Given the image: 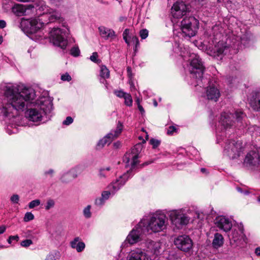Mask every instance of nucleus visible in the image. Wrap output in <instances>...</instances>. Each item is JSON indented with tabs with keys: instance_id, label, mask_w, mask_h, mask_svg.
Masks as SVG:
<instances>
[{
	"instance_id": "2",
	"label": "nucleus",
	"mask_w": 260,
	"mask_h": 260,
	"mask_svg": "<svg viewBox=\"0 0 260 260\" xmlns=\"http://www.w3.org/2000/svg\"><path fill=\"white\" fill-rule=\"evenodd\" d=\"M38 106L27 110L26 117L30 121L38 122L42 120L43 114L50 111L52 108V102L49 97L41 98L37 102Z\"/></svg>"
},
{
	"instance_id": "40",
	"label": "nucleus",
	"mask_w": 260,
	"mask_h": 260,
	"mask_svg": "<svg viewBox=\"0 0 260 260\" xmlns=\"http://www.w3.org/2000/svg\"><path fill=\"white\" fill-rule=\"evenodd\" d=\"M34 219V215L31 212H26L24 217V221L28 222Z\"/></svg>"
},
{
	"instance_id": "58",
	"label": "nucleus",
	"mask_w": 260,
	"mask_h": 260,
	"mask_svg": "<svg viewBox=\"0 0 260 260\" xmlns=\"http://www.w3.org/2000/svg\"><path fill=\"white\" fill-rule=\"evenodd\" d=\"M129 33V30L128 29H125L123 32V35H125V36H127Z\"/></svg>"
},
{
	"instance_id": "44",
	"label": "nucleus",
	"mask_w": 260,
	"mask_h": 260,
	"mask_svg": "<svg viewBox=\"0 0 260 260\" xmlns=\"http://www.w3.org/2000/svg\"><path fill=\"white\" fill-rule=\"evenodd\" d=\"M58 258V255L57 253H50L47 255L45 260H57Z\"/></svg>"
},
{
	"instance_id": "37",
	"label": "nucleus",
	"mask_w": 260,
	"mask_h": 260,
	"mask_svg": "<svg viewBox=\"0 0 260 260\" xmlns=\"http://www.w3.org/2000/svg\"><path fill=\"white\" fill-rule=\"evenodd\" d=\"M80 51L78 47H73L70 51L71 54L75 57H77L80 55Z\"/></svg>"
},
{
	"instance_id": "36",
	"label": "nucleus",
	"mask_w": 260,
	"mask_h": 260,
	"mask_svg": "<svg viewBox=\"0 0 260 260\" xmlns=\"http://www.w3.org/2000/svg\"><path fill=\"white\" fill-rule=\"evenodd\" d=\"M149 143L152 146L153 149L156 148L160 144V141L156 139L152 138L150 140Z\"/></svg>"
},
{
	"instance_id": "56",
	"label": "nucleus",
	"mask_w": 260,
	"mask_h": 260,
	"mask_svg": "<svg viewBox=\"0 0 260 260\" xmlns=\"http://www.w3.org/2000/svg\"><path fill=\"white\" fill-rule=\"evenodd\" d=\"M6 228L4 225L0 226V234H3L6 231Z\"/></svg>"
},
{
	"instance_id": "41",
	"label": "nucleus",
	"mask_w": 260,
	"mask_h": 260,
	"mask_svg": "<svg viewBox=\"0 0 260 260\" xmlns=\"http://www.w3.org/2000/svg\"><path fill=\"white\" fill-rule=\"evenodd\" d=\"M40 204V201L39 200H35L31 201L28 205L30 209H32L38 206Z\"/></svg>"
},
{
	"instance_id": "34",
	"label": "nucleus",
	"mask_w": 260,
	"mask_h": 260,
	"mask_svg": "<svg viewBox=\"0 0 260 260\" xmlns=\"http://www.w3.org/2000/svg\"><path fill=\"white\" fill-rule=\"evenodd\" d=\"M90 209H91L90 205L87 206L83 209V215H84V217H86V218H89L91 216V213L90 212Z\"/></svg>"
},
{
	"instance_id": "64",
	"label": "nucleus",
	"mask_w": 260,
	"mask_h": 260,
	"mask_svg": "<svg viewBox=\"0 0 260 260\" xmlns=\"http://www.w3.org/2000/svg\"><path fill=\"white\" fill-rule=\"evenodd\" d=\"M123 39L124 40V41H125L127 39V36L123 35Z\"/></svg>"
},
{
	"instance_id": "31",
	"label": "nucleus",
	"mask_w": 260,
	"mask_h": 260,
	"mask_svg": "<svg viewBox=\"0 0 260 260\" xmlns=\"http://www.w3.org/2000/svg\"><path fill=\"white\" fill-rule=\"evenodd\" d=\"M111 194H112L111 190L103 191L101 194V197L95 200V204L98 205H103L105 201L109 199Z\"/></svg>"
},
{
	"instance_id": "55",
	"label": "nucleus",
	"mask_w": 260,
	"mask_h": 260,
	"mask_svg": "<svg viewBox=\"0 0 260 260\" xmlns=\"http://www.w3.org/2000/svg\"><path fill=\"white\" fill-rule=\"evenodd\" d=\"M54 173V171L53 169H50L49 170L47 171H46L45 172V175H50L51 176L52 175V174H53Z\"/></svg>"
},
{
	"instance_id": "5",
	"label": "nucleus",
	"mask_w": 260,
	"mask_h": 260,
	"mask_svg": "<svg viewBox=\"0 0 260 260\" xmlns=\"http://www.w3.org/2000/svg\"><path fill=\"white\" fill-rule=\"evenodd\" d=\"M204 67L201 59L199 56L193 54L190 59L188 70L193 78L197 79V85L201 87L203 85V80L205 83L208 82V79L203 78V75L204 71Z\"/></svg>"
},
{
	"instance_id": "23",
	"label": "nucleus",
	"mask_w": 260,
	"mask_h": 260,
	"mask_svg": "<svg viewBox=\"0 0 260 260\" xmlns=\"http://www.w3.org/2000/svg\"><path fill=\"white\" fill-rule=\"evenodd\" d=\"M220 95L217 87L214 85H210L206 89V96L208 100L216 102Z\"/></svg>"
},
{
	"instance_id": "8",
	"label": "nucleus",
	"mask_w": 260,
	"mask_h": 260,
	"mask_svg": "<svg viewBox=\"0 0 260 260\" xmlns=\"http://www.w3.org/2000/svg\"><path fill=\"white\" fill-rule=\"evenodd\" d=\"M49 22H43L42 18L32 19L29 20H23L21 22V26L24 32L30 35L38 33L39 37H41V32L40 30L45 24Z\"/></svg>"
},
{
	"instance_id": "63",
	"label": "nucleus",
	"mask_w": 260,
	"mask_h": 260,
	"mask_svg": "<svg viewBox=\"0 0 260 260\" xmlns=\"http://www.w3.org/2000/svg\"><path fill=\"white\" fill-rule=\"evenodd\" d=\"M127 72H128V73H130V72H131V68H130V67H128V68H127Z\"/></svg>"
},
{
	"instance_id": "9",
	"label": "nucleus",
	"mask_w": 260,
	"mask_h": 260,
	"mask_svg": "<svg viewBox=\"0 0 260 260\" xmlns=\"http://www.w3.org/2000/svg\"><path fill=\"white\" fill-rule=\"evenodd\" d=\"M69 32V29H63L59 28H54L50 32V40L54 45L64 50L68 45V40L65 38Z\"/></svg>"
},
{
	"instance_id": "35",
	"label": "nucleus",
	"mask_w": 260,
	"mask_h": 260,
	"mask_svg": "<svg viewBox=\"0 0 260 260\" xmlns=\"http://www.w3.org/2000/svg\"><path fill=\"white\" fill-rule=\"evenodd\" d=\"M124 99V103L127 106H131L133 103V100L131 95L127 93L123 98Z\"/></svg>"
},
{
	"instance_id": "42",
	"label": "nucleus",
	"mask_w": 260,
	"mask_h": 260,
	"mask_svg": "<svg viewBox=\"0 0 260 260\" xmlns=\"http://www.w3.org/2000/svg\"><path fill=\"white\" fill-rule=\"evenodd\" d=\"M20 200L19 196L17 194H13L10 197V201L13 204H18Z\"/></svg>"
},
{
	"instance_id": "18",
	"label": "nucleus",
	"mask_w": 260,
	"mask_h": 260,
	"mask_svg": "<svg viewBox=\"0 0 260 260\" xmlns=\"http://www.w3.org/2000/svg\"><path fill=\"white\" fill-rule=\"evenodd\" d=\"M188 10V6L183 2H176L171 8V14L174 18L179 19L185 15Z\"/></svg>"
},
{
	"instance_id": "13",
	"label": "nucleus",
	"mask_w": 260,
	"mask_h": 260,
	"mask_svg": "<svg viewBox=\"0 0 260 260\" xmlns=\"http://www.w3.org/2000/svg\"><path fill=\"white\" fill-rule=\"evenodd\" d=\"M122 124L120 122H118L116 129L112 130L102 139L100 140L97 144L99 148H102L106 144H109L115 138H116L121 133L122 129Z\"/></svg>"
},
{
	"instance_id": "12",
	"label": "nucleus",
	"mask_w": 260,
	"mask_h": 260,
	"mask_svg": "<svg viewBox=\"0 0 260 260\" xmlns=\"http://www.w3.org/2000/svg\"><path fill=\"white\" fill-rule=\"evenodd\" d=\"M141 145L138 144L135 145L130 152H127L123 157V161L126 163V167L131 166V169H134L138 163L139 154L141 151Z\"/></svg>"
},
{
	"instance_id": "49",
	"label": "nucleus",
	"mask_w": 260,
	"mask_h": 260,
	"mask_svg": "<svg viewBox=\"0 0 260 260\" xmlns=\"http://www.w3.org/2000/svg\"><path fill=\"white\" fill-rule=\"evenodd\" d=\"M99 176L100 178H105L107 174L105 173V169H101L99 171Z\"/></svg>"
},
{
	"instance_id": "25",
	"label": "nucleus",
	"mask_w": 260,
	"mask_h": 260,
	"mask_svg": "<svg viewBox=\"0 0 260 260\" xmlns=\"http://www.w3.org/2000/svg\"><path fill=\"white\" fill-rule=\"evenodd\" d=\"M100 35L102 38L106 40L113 39L116 35L114 30L106 28L104 26H100L99 27Z\"/></svg>"
},
{
	"instance_id": "46",
	"label": "nucleus",
	"mask_w": 260,
	"mask_h": 260,
	"mask_svg": "<svg viewBox=\"0 0 260 260\" xmlns=\"http://www.w3.org/2000/svg\"><path fill=\"white\" fill-rule=\"evenodd\" d=\"M115 94L119 98H124L127 93L124 92L121 90H117L114 91Z\"/></svg>"
},
{
	"instance_id": "26",
	"label": "nucleus",
	"mask_w": 260,
	"mask_h": 260,
	"mask_svg": "<svg viewBox=\"0 0 260 260\" xmlns=\"http://www.w3.org/2000/svg\"><path fill=\"white\" fill-rule=\"evenodd\" d=\"M252 109L255 111H260V92H257L253 96L250 102Z\"/></svg>"
},
{
	"instance_id": "54",
	"label": "nucleus",
	"mask_w": 260,
	"mask_h": 260,
	"mask_svg": "<svg viewBox=\"0 0 260 260\" xmlns=\"http://www.w3.org/2000/svg\"><path fill=\"white\" fill-rule=\"evenodd\" d=\"M10 237V240H16V241H18L19 240V237L18 235L15 236H11Z\"/></svg>"
},
{
	"instance_id": "43",
	"label": "nucleus",
	"mask_w": 260,
	"mask_h": 260,
	"mask_svg": "<svg viewBox=\"0 0 260 260\" xmlns=\"http://www.w3.org/2000/svg\"><path fill=\"white\" fill-rule=\"evenodd\" d=\"M148 35V31L146 29H143L140 30V36L142 39H146Z\"/></svg>"
},
{
	"instance_id": "38",
	"label": "nucleus",
	"mask_w": 260,
	"mask_h": 260,
	"mask_svg": "<svg viewBox=\"0 0 260 260\" xmlns=\"http://www.w3.org/2000/svg\"><path fill=\"white\" fill-rule=\"evenodd\" d=\"M32 244V241L30 239L23 240L20 243V245L23 247H28Z\"/></svg>"
},
{
	"instance_id": "57",
	"label": "nucleus",
	"mask_w": 260,
	"mask_h": 260,
	"mask_svg": "<svg viewBox=\"0 0 260 260\" xmlns=\"http://www.w3.org/2000/svg\"><path fill=\"white\" fill-rule=\"evenodd\" d=\"M255 253L257 255L260 256V248H256L255 250Z\"/></svg>"
},
{
	"instance_id": "6",
	"label": "nucleus",
	"mask_w": 260,
	"mask_h": 260,
	"mask_svg": "<svg viewBox=\"0 0 260 260\" xmlns=\"http://www.w3.org/2000/svg\"><path fill=\"white\" fill-rule=\"evenodd\" d=\"M212 41L214 46L209 47L207 49V53L217 60H221L225 55L230 52V45L223 39H215Z\"/></svg>"
},
{
	"instance_id": "32",
	"label": "nucleus",
	"mask_w": 260,
	"mask_h": 260,
	"mask_svg": "<svg viewBox=\"0 0 260 260\" xmlns=\"http://www.w3.org/2000/svg\"><path fill=\"white\" fill-rule=\"evenodd\" d=\"M12 12L16 15L20 16L23 15L25 12V9L22 5L17 4L12 8Z\"/></svg>"
},
{
	"instance_id": "22",
	"label": "nucleus",
	"mask_w": 260,
	"mask_h": 260,
	"mask_svg": "<svg viewBox=\"0 0 260 260\" xmlns=\"http://www.w3.org/2000/svg\"><path fill=\"white\" fill-rule=\"evenodd\" d=\"M145 244L147 251L154 254L157 255L161 251L162 244L159 242L147 240Z\"/></svg>"
},
{
	"instance_id": "51",
	"label": "nucleus",
	"mask_w": 260,
	"mask_h": 260,
	"mask_svg": "<svg viewBox=\"0 0 260 260\" xmlns=\"http://www.w3.org/2000/svg\"><path fill=\"white\" fill-rule=\"evenodd\" d=\"M132 41L135 44L136 48L139 45V41L138 38L137 37H133L132 38Z\"/></svg>"
},
{
	"instance_id": "52",
	"label": "nucleus",
	"mask_w": 260,
	"mask_h": 260,
	"mask_svg": "<svg viewBox=\"0 0 260 260\" xmlns=\"http://www.w3.org/2000/svg\"><path fill=\"white\" fill-rule=\"evenodd\" d=\"M137 102L138 104V107L139 110L142 113H143L144 112V109H143V107L140 104L139 101L138 99L137 100Z\"/></svg>"
},
{
	"instance_id": "28",
	"label": "nucleus",
	"mask_w": 260,
	"mask_h": 260,
	"mask_svg": "<svg viewBox=\"0 0 260 260\" xmlns=\"http://www.w3.org/2000/svg\"><path fill=\"white\" fill-rule=\"evenodd\" d=\"M222 28L218 25H215L212 27V31L213 35V40H219L223 37L222 35Z\"/></svg>"
},
{
	"instance_id": "21",
	"label": "nucleus",
	"mask_w": 260,
	"mask_h": 260,
	"mask_svg": "<svg viewBox=\"0 0 260 260\" xmlns=\"http://www.w3.org/2000/svg\"><path fill=\"white\" fill-rule=\"evenodd\" d=\"M127 260H151L150 256L141 249L131 250L127 258Z\"/></svg>"
},
{
	"instance_id": "33",
	"label": "nucleus",
	"mask_w": 260,
	"mask_h": 260,
	"mask_svg": "<svg viewBox=\"0 0 260 260\" xmlns=\"http://www.w3.org/2000/svg\"><path fill=\"white\" fill-rule=\"evenodd\" d=\"M100 76L104 79H108L110 77V72L105 66L101 67Z\"/></svg>"
},
{
	"instance_id": "11",
	"label": "nucleus",
	"mask_w": 260,
	"mask_h": 260,
	"mask_svg": "<svg viewBox=\"0 0 260 260\" xmlns=\"http://www.w3.org/2000/svg\"><path fill=\"white\" fill-rule=\"evenodd\" d=\"M168 214L172 223L178 229L181 228L189 222V217L181 209L170 211Z\"/></svg>"
},
{
	"instance_id": "15",
	"label": "nucleus",
	"mask_w": 260,
	"mask_h": 260,
	"mask_svg": "<svg viewBox=\"0 0 260 260\" xmlns=\"http://www.w3.org/2000/svg\"><path fill=\"white\" fill-rule=\"evenodd\" d=\"M176 247L184 251L189 250L192 247V242L189 236L183 235L177 237L174 240Z\"/></svg>"
},
{
	"instance_id": "14",
	"label": "nucleus",
	"mask_w": 260,
	"mask_h": 260,
	"mask_svg": "<svg viewBox=\"0 0 260 260\" xmlns=\"http://www.w3.org/2000/svg\"><path fill=\"white\" fill-rule=\"evenodd\" d=\"M143 222H139L135 229H134L127 236L126 241L132 245L138 242L141 239L142 234L146 233L142 226Z\"/></svg>"
},
{
	"instance_id": "29",
	"label": "nucleus",
	"mask_w": 260,
	"mask_h": 260,
	"mask_svg": "<svg viewBox=\"0 0 260 260\" xmlns=\"http://www.w3.org/2000/svg\"><path fill=\"white\" fill-rule=\"evenodd\" d=\"M223 244V237L220 234L216 233L214 235V239L212 242L213 246L214 248H218L221 247Z\"/></svg>"
},
{
	"instance_id": "4",
	"label": "nucleus",
	"mask_w": 260,
	"mask_h": 260,
	"mask_svg": "<svg viewBox=\"0 0 260 260\" xmlns=\"http://www.w3.org/2000/svg\"><path fill=\"white\" fill-rule=\"evenodd\" d=\"M245 117L246 115L240 110L235 111L234 114L223 112L221 114L219 123L225 129L241 126L242 120Z\"/></svg>"
},
{
	"instance_id": "3",
	"label": "nucleus",
	"mask_w": 260,
	"mask_h": 260,
	"mask_svg": "<svg viewBox=\"0 0 260 260\" xmlns=\"http://www.w3.org/2000/svg\"><path fill=\"white\" fill-rule=\"evenodd\" d=\"M168 219L165 214L156 212L151 215L149 219H143L140 222H143L142 226L146 233L151 231L158 233L166 229Z\"/></svg>"
},
{
	"instance_id": "10",
	"label": "nucleus",
	"mask_w": 260,
	"mask_h": 260,
	"mask_svg": "<svg viewBox=\"0 0 260 260\" xmlns=\"http://www.w3.org/2000/svg\"><path fill=\"white\" fill-rule=\"evenodd\" d=\"M243 149L242 143L235 140H228L225 143L223 153L230 158L234 159L239 157Z\"/></svg>"
},
{
	"instance_id": "16",
	"label": "nucleus",
	"mask_w": 260,
	"mask_h": 260,
	"mask_svg": "<svg viewBox=\"0 0 260 260\" xmlns=\"http://www.w3.org/2000/svg\"><path fill=\"white\" fill-rule=\"evenodd\" d=\"M244 165L253 169L260 165V155L258 153L251 151L247 154L244 160Z\"/></svg>"
},
{
	"instance_id": "7",
	"label": "nucleus",
	"mask_w": 260,
	"mask_h": 260,
	"mask_svg": "<svg viewBox=\"0 0 260 260\" xmlns=\"http://www.w3.org/2000/svg\"><path fill=\"white\" fill-rule=\"evenodd\" d=\"M199 22L192 16L184 18L181 22L180 28L183 36L191 38L196 35L199 28Z\"/></svg>"
},
{
	"instance_id": "30",
	"label": "nucleus",
	"mask_w": 260,
	"mask_h": 260,
	"mask_svg": "<svg viewBox=\"0 0 260 260\" xmlns=\"http://www.w3.org/2000/svg\"><path fill=\"white\" fill-rule=\"evenodd\" d=\"M46 13L50 14L49 22L59 19L61 16L58 12L54 11L52 9L49 7H47Z\"/></svg>"
},
{
	"instance_id": "59",
	"label": "nucleus",
	"mask_w": 260,
	"mask_h": 260,
	"mask_svg": "<svg viewBox=\"0 0 260 260\" xmlns=\"http://www.w3.org/2000/svg\"><path fill=\"white\" fill-rule=\"evenodd\" d=\"M153 105L155 107H157V103L156 101V100H153Z\"/></svg>"
},
{
	"instance_id": "1",
	"label": "nucleus",
	"mask_w": 260,
	"mask_h": 260,
	"mask_svg": "<svg viewBox=\"0 0 260 260\" xmlns=\"http://www.w3.org/2000/svg\"><path fill=\"white\" fill-rule=\"evenodd\" d=\"M5 95L7 102L2 113L5 116L14 117L27 108L34 99L35 93L25 87L11 85L6 87Z\"/></svg>"
},
{
	"instance_id": "50",
	"label": "nucleus",
	"mask_w": 260,
	"mask_h": 260,
	"mask_svg": "<svg viewBox=\"0 0 260 260\" xmlns=\"http://www.w3.org/2000/svg\"><path fill=\"white\" fill-rule=\"evenodd\" d=\"M176 131V128L174 126H170L168 131H167V134L171 135H172L173 133Z\"/></svg>"
},
{
	"instance_id": "19",
	"label": "nucleus",
	"mask_w": 260,
	"mask_h": 260,
	"mask_svg": "<svg viewBox=\"0 0 260 260\" xmlns=\"http://www.w3.org/2000/svg\"><path fill=\"white\" fill-rule=\"evenodd\" d=\"M243 227H238V230L234 229L232 231L230 243L234 246H239L242 241H244V234Z\"/></svg>"
},
{
	"instance_id": "27",
	"label": "nucleus",
	"mask_w": 260,
	"mask_h": 260,
	"mask_svg": "<svg viewBox=\"0 0 260 260\" xmlns=\"http://www.w3.org/2000/svg\"><path fill=\"white\" fill-rule=\"evenodd\" d=\"M72 248L76 249L78 252L82 251L85 248V245L84 243L80 241L79 237L75 238L73 241L71 242Z\"/></svg>"
},
{
	"instance_id": "53",
	"label": "nucleus",
	"mask_w": 260,
	"mask_h": 260,
	"mask_svg": "<svg viewBox=\"0 0 260 260\" xmlns=\"http://www.w3.org/2000/svg\"><path fill=\"white\" fill-rule=\"evenodd\" d=\"M6 25V23L4 20H0V28H3Z\"/></svg>"
},
{
	"instance_id": "24",
	"label": "nucleus",
	"mask_w": 260,
	"mask_h": 260,
	"mask_svg": "<svg viewBox=\"0 0 260 260\" xmlns=\"http://www.w3.org/2000/svg\"><path fill=\"white\" fill-rule=\"evenodd\" d=\"M79 168L71 169L68 172L64 173L61 177L60 180L63 183H68L73 179L77 177L79 173Z\"/></svg>"
},
{
	"instance_id": "60",
	"label": "nucleus",
	"mask_w": 260,
	"mask_h": 260,
	"mask_svg": "<svg viewBox=\"0 0 260 260\" xmlns=\"http://www.w3.org/2000/svg\"><path fill=\"white\" fill-rule=\"evenodd\" d=\"M201 172H202V173H205V172H206V169H205V168H202V169H201Z\"/></svg>"
},
{
	"instance_id": "20",
	"label": "nucleus",
	"mask_w": 260,
	"mask_h": 260,
	"mask_svg": "<svg viewBox=\"0 0 260 260\" xmlns=\"http://www.w3.org/2000/svg\"><path fill=\"white\" fill-rule=\"evenodd\" d=\"M214 222L217 228L225 232L230 231L232 227L231 221L223 216L216 217Z\"/></svg>"
},
{
	"instance_id": "47",
	"label": "nucleus",
	"mask_w": 260,
	"mask_h": 260,
	"mask_svg": "<svg viewBox=\"0 0 260 260\" xmlns=\"http://www.w3.org/2000/svg\"><path fill=\"white\" fill-rule=\"evenodd\" d=\"M73 122V119L70 117L68 116L66 118V119L63 121V124L68 125L71 124Z\"/></svg>"
},
{
	"instance_id": "45",
	"label": "nucleus",
	"mask_w": 260,
	"mask_h": 260,
	"mask_svg": "<svg viewBox=\"0 0 260 260\" xmlns=\"http://www.w3.org/2000/svg\"><path fill=\"white\" fill-rule=\"evenodd\" d=\"M61 79L64 81H70L71 80L72 78L68 73H66L61 76Z\"/></svg>"
},
{
	"instance_id": "39",
	"label": "nucleus",
	"mask_w": 260,
	"mask_h": 260,
	"mask_svg": "<svg viewBox=\"0 0 260 260\" xmlns=\"http://www.w3.org/2000/svg\"><path fill=\"white\" fill-rule=\"evenodd\" d=\"M55 202L54 200L52 199H49L47 201L46 203V205L45 206V209L46 210H49L51 208H53L54 206Z\"/></svg>"
},
{
	"instance_id": "48",
	"label": "nucleus",
	"mask_w": 260,
	"mask_h": 260,
	"mask_svg": "<svg viewBox=\"0 0 260 260\" xmlns=\"http://www.w3.org/2000/svg\"><path fill=\"white\" fill-rule=\"evenodd\" d=\"M98 54L97 52H93L90 57V59L94 62H98Z\"/></svg>"
},
{
	"instance_id": "62",
	"label": "nucleus",
	"mask_w": 260,
	"mask_h": 260,
	"mask_svg": "<svg viewBox=\"0 0 260 260\" xmlns=\"http://www.w3.org/2000/svg\"><path fill=\"white\" fill-rule=\"evenodd\" d=\"M12 240H10V237H9L8 240V242L9 243V244H11V242H12Z\"/></svg>"
},
{
	"instance_id": "61",
	"label": "nucleus",
	"mask_w": 260,
	"mask_h": 260,
	"mask_svg": "<svg viewBox=\"0 0 260 260\" xmlns=\"http://www.w3.org/2000/svg\"><path fill=\"white\" fill-rule=\"evenodd\" d=\"M104 169H105V171H110V169H111L110 167H107V168H104Z\"/></svg>"
},
{
	"instance_id": "17",
	"label": "nucleus",
	"mask_w": 260,
	"mask_h": 260,
	"mask_svg": "<svg viewBox=\"0 0 260 260\" xmlns=\"http://www.w3.org/2000/svg\"><path fill=\"white\" fill-rule=\"evenodd\" d=\"M129 178V171H127L126 173L120 176L118 179L112 182L109 185V190H111L112 194H114L123 186Z\"/></svg>"
}]
</instances>
